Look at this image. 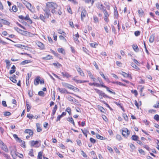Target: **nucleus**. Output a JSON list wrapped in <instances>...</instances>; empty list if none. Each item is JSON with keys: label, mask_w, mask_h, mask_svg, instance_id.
Masks as SVG:
<instances>
[{"label": "nucleus", "mask_w": 159, "mask_h": 159, "mask_svg": "<svg viewBox=\"0 0 159 159\" xmlns=\"http://www.w3.org/2000/svg\"><path fill=\"white\" fill-rule=\"evenodd\" d=\"M23 32H24L26 36H31L32 35V33H31L27 31H23Z\"/></svg>", "instance_id": "44"}, {"label": "nucleus", "mask_w": 159, "mask_h": 159, "mask_svg": "<svg viewBox=\"0 0 159 159\" xmlns=\"http://www.w3.org/2000/svg\"><path fill=\"white\" fill-rule=\"evenodd\" d=\"M131 66L132 67L135 68L136 70H140L139 68L133 62L131 63Z\"/></svg>", "instance_id": "34"}, {"label": "nucleus", "mask_w": 159, "mask_h": 159, "mask_svg": "<svg viewBox=\"0 0 159 159\" xmlns=\"http://www.w3.org/2000/svg\"><path fill=\"white\" fill-rule=\"evenodd\" d=\"M131 93H134L135 96H136L138 94V92L136 90H132L131 91Z\"/></svg>", "instance_id": "59"}, {"label": "nucleus", "mask_w": 159, "mask_h": 159, "mask_svg": "<svg viewBox=\"0 0 159 159\" xmlns=\"http://www.w3.org/2000/svg\"><path fill=\"white\" fill-rule=\"evenodd\" d=\"M46 6L47 8L43 9V10L46 14L47 18H48L50 15V11L53 14H57L58 6L57 3L53 2H48L46 3Z\"/></svg>", "instance_id": "1"}, {"label": "nucleus", "mask_w": 159, "mask_h": 159, "mask_svg": "<svg viewBox=\"0 0 159 159\" xmlns=\"http://www.w3.org/2000/svg\"><path fill=\"white\" fill-rule=\"evenodd\" d=\"M25 20H28L31 24L32 23V21L29 17L28 14H27L26 16L25 17Z\"/></svg>", "instance_id": "23"}, {"label": "nucleus", "mask_w": 159, "mask_h": 159, "mask_svg": "<svg viewBox=\"0 0 159 159\" xmlns=\"http://www.w3.org/2000/svg\"><path fill=\"white\" fill-rule=\"evenodd\" d=\"M39 141H34V140H32L30 142V146L31 147H34L35 148H39L40 146V144L38 145Z\"/></svg>", "instance_id": "5"}, {"label": "nucleus", "mask_w": 159, "mask_h": 159, "mask_svg": "<svg viewBox=\"0 0 159 159\" xmlns=\"http://www.w3.org/2000/svg\"><path fill=\"white\" fill-rule=\"evenodd\" d=\"M66 111L68 112L70 115L71 114V110L70 107H68L66 109Z\"/></svg>", "instance_id": "54"}, {"label": "nucleus", "mask_w": 159, "mask_h": 159, "mask_svg": "<svg viewBox=\"0 0 159 159\" xmlns=\"http://www.w3.org/2000/svg\"><path fill=\"white\" fill-rule=\"evenodd\" d=\"M93 20L94 22L95 23H98V20L97 17L96 16H93Z\"/></svg>", "instance_id": "47"}, {"label": "nucleus", "mask_w": 159, "mask_h": 159, "mask_svg": "<svg viewBox=\"0 0 159 159\" xmlns=\"http://www.w3.org/2000/svg\"><path fill=\"white\" fill-rule=\"evenodd\" d=\"M37 127V130L38 132H40L42 131V129L40 127V125L39 124H36Z\"/></svg>", "instance_id": "45"}, {"label": "nucleus", "mask_w": 159, "mask_h": 159, "mask_svg": "<svg viewBox=\"0 0 159 159\" xmlns=\"http://www.w3.org/2000/svg\"><path fill=\"white\" fill-rule=\"evenodd\" d=\"M27 117L29 118L30 119L34 118V116L32 114H28Z\"/></svg>", "instance_id": "50"}, {"label": "nucleus", "mask_w": 159, "mask_h": 159, "mask_svg": "<svg viewBox=\"0 0 159 159\" xmlns=\"http://www.w3.org/2000/svg\"><path fill=\"white\" fill-rule=\"evenodd\" d=\"M153 107L156 108H158L159 107V102H157L155 104L154 106Z\"/></svg>", "instance_id": "64"}, {"label": "nucleus", "mask_w": 159, "mask_h": 159, "mask_svg": "<svg viewBox=\"0 0 159 159\" xmlns=\"http://www.w3.org/2000/svg\"><path fill=\"white\" fill-rule=\"evenodd\" d=\"M24 133L29 134L30 136H32L33 134V131L31 129H28L25 130L24 131Z\"/></svg>", "instance_id": "15"}, {"label": "nucleus", "mask_w": 159, "mask_h": 159, "mask_svg": "<svg viewBox=\"0 0 159 159\" xmlns=\"http://www.w3.org/2000/svg\"><path fill=\"white\" fill-rule=\"evenodd\" d=\"M2 23L3 24L7 25H9L10 23L8 21L4 20L3 19H2Z\"/></svg>", "instance_id": "32"}, {"label": "nucleus", "mask_w": 159, "mask_h": 159, "mask_svg": "<svg viewBox=\"0 0 159 159\" xmlns=\"http://www.w3.org/2000/svg\"><path fill=\"white\" fill-rule=\"evenodd\" d=\"M79 37V35L77 33L75 35H74L73 38L75 42L76 43H77L79 42L78 40V38Z\"/></svg>", "instance_id": "19"}, {"label": "nucleus", "mask_w": 159, "mask_h": 159, "mask_svg": "<svg viewBox=\"0 0 159 159\" xmlns=\"http://www.w3.org/2000/svg\"><path fill=\"white\" fill-rule=\"evenodd\" d=\"M10 79L14 83H16L17 80L13 77H10Z\"/></svg>", "instance_id": "58"}, {"label": "nucleus", "mask_w": 159, "mask_h": 159, "mask_svg": "<svg viewBox=\"0 0 159 159\" xmlns=\"http://www.w3.org/2000/svg\"><path fill=\"white\" fill-rule=\"evenodd\" d=\"M15 30H16L18 32H19L20 33H21V32H23V30H20L17 27H14Z\"/></svg>", "instance_id": "51"}, {"label": "nucleus", "mask_w": 159, "mask_h": 159, "mask_svg": "<svg viewBox=\"0 0 159 159\" xmlns=\"http://www.w3.org/2000/svg\"><path fill=\"white\" fill-rule=\"evenodd\" d=\"M100 75L107 82H110L108 78L107 77H106L104 75L102 71L99 72Z\"/></svg>", "instance_id": "16"}, {"label": "nucleus", "mask_w": 159, "mask_h": 159, "mask_svg": "<svg viewBox=\"0 0 159 159\" xmlns=\"http://www.w3.org/2000/svg\"><path fill=\"white\" fill-rule=\"evenodd\" d=\"M46 15V14H45ZM45 18H47L46 16L45 17L43 16V15L42 14H40L39 15V18L42 20L44 22H46V19Z\"/></svg>", "instance_id": "28"}, {"label": "nucleus", "mask_w": 159, "mask_h": 159, "mask_svg": "<svg viewBox=\"0 0 159 159\" xmlns=\"http://www.w3.org/2000/svg\"><path fill=\"white\" fill-rule=\"evenodd\" d=\"M31 62V61L30 60H25L24 61H22L20 63V65H24L26 64H27L29 63H30Z\"/></svg>", "instance_id": "29"}, {"label": "nucleus", "mask_w": 159, "mask_h": 159, "mask_svg": "<svg viewBox=\"0 0 159 159\" xmlns=\"http://www.w3.org/2000/svg\"><path fill=\"white\" fill-rule=\"evenodd\" d=\"M122 134L124 137L127 138L130 134V132L126 128H123L122 130Z\"/></svg>", "instance_id": "4"}, {"label": "nucleus", "mask_w": 159, "mask_h": 159, "mask_svg": "<svg viewBox=\"0 0 159 159\" xmlns=\"http://www.w3.org/2000/svg\"><path fill=\"white\" fill-rule=\"evenodd\" d=\"M40 80V77L39 76H37L36 79H35L34 81V84L35 85H37L39 83Z\"/></svg>", "instance_id": "18"}, {"label": "nucleus", "mask_w": 159, "mask_h": 159, "mask_svg": "<svg viewBox=\"0 0 159 159\" xmlns=\"http://www.w3.org/2000/svg\"><path fill=\"white\" fill-rule=\"evenodd\" d=\"M11 154L14 159L16 158L17 156H18L19 153L16 152V148L14 147L11 148Z\"/></svg>", "instance_id": "2"}, {"label": "nucleus", "mask_w": 159, "mask_h": 159, "mask_svg": "<svg viewBox=\"0 0 159 159\" xmlns=\"http://www.w3.org/2000/svg\"><path fill=\"white\" fill-rule=\"evenodd\" d=\"M43 152H39L38 154V159H42V158Z\"/></svg>", "instance_id": "42"}, {"label": "nucleus", "mask_w": 159, "mask_h": 159, "mask_svg": "<svg viewBox=\"0 0 159 159\" xmlns=\"http://www.w3.org/2000/svg\"><path fill=\"white\" fill-rule=\"evenodd\" d=\"M57 105H55L52 110V116H54V115L55 114V113L56 111L57 110Z\"/></svg>", "instance_id": "21"}, {"label": "nucleus", "mask_w": 159, "mask_h": 159, "mask_svg": "<svg viewBox=\"0 0 159 159\" xmlns=\"http://www.w3.org/2000/svg\"><path fill=\"white\" fill-rule=\"evenodd\" d=\"M28 10L32 13L35 12V8L32 5L30 2H29L25 6Z\"/></svg>", "instance_id": "6"}, {"label": "nucleus", "mask_w": 159, "mask_h": 159, "mask_svg": "<svg viewBox=\"0 0 159 159\" xmlns=\"http://www.w3.org/2000/svg\"><path fill=\"white\" fill-rule=\"evenodd\" d=\"M101 87L106 88V89L107 90V91H108L110 93H111L113 94H115V92L111 91V90H110L109 88L108 87L105 86L104 84H101Z\"/></svg>", "instance_id": "17"}, {"label": "nucleus", "mask_w": 159, "mask_h": 159, "mask_svg": "<svg viewBox=\"0 0 159 159\" xmlns=\"http://www.w3.org/2000/svg\"><path fill=\"white\" fill-rule=\"evenodd\" d=\"M61 84L63 86L69 89H72L74 90H75V89H77V88L75 87H74L72 85L69 84H68L67 83H66L65 82H62L61 83Z\"/></svg>", "instance_id": "3"}, {"label": "nucleus", "mask_w": 159, "mask_h": 159, "mask_svg": "<svg viewBox=\"0 0 159 159\" xmlns=\"http://www.w3.org/2000/svg\"><path fill=\"white\" fill-rule=\"evenodd\" d=\"M102 11L104 13V17H109V14H108V13L107 12L106 9L103 10Z\"/></svg>", "instance_id": "35"}, {"label": "nucleus", "mask_w": 159, "mask_h": 159, "mask_svg": "<svg viewBox=\"0 0 159 159\" xmlns=\"http://www.w3.org/2000/svg\"><path fill=\"white\" fill-rule=\"evenodd\" d=\"M116 138L119 140H121L122 139V138L120 135H119V134L116 135Z\"/></svg>", "instance_id": "62"}, {"label": "nucleus", "mask_w": 159, "mask_h": 159, "mask_svg": "<svg viewBox=\"0 0 159 159\" xmlns=\"http://www.w3.org/2000/svg\"><path fill=\"white\" fill-rule=\"evenodd\" d=\"M57 89L61 93H67L73 94L68 92L67 90L64 88H58Z\"/></svg>", "instance_id": "11"}, {"label": "nucleus", "mask_w": 159, "mask_h": 159, "mask_svg": "<svg viewBox=\"0 0 159 159\" xmlns=\"http://www.w3.org/2000/svg\"><path fill=\"white\" fill-rule=\"evenodd\" d=\"M134 50L136 52H138L139 51V49L137 45H133L132 46Z\"/></svg>", "instance_id": "37"}, {"label": "nucleus", "mask_w": 159, "mask_h": 159, "mask_svg": "<svg viewBox=\"0 0 159 159\" xmlns=\"http://www.w3.org/2000/svg\"><path fill=\"white\" fill-rule=\"evenodd\" d=\"M86 15L87 12L84 9L83 10L81 11V16L82 20H83L84 18L86 17Z\"/></svg>", "instance_id": "12"}, {"label": "nucleus", "mask_w": 159, "mask_h": 159, "mask_svg": "<svg viewBox=\"0 0 159 159\" xmlns=\"http://www.w3.org/2000/svg\"><path fill=\"white\" fill-rule=\"evenodd\" d=\"M96 92L98 93L100 96L103 97L104 98H107L108 96L102 91L100 90L97 89H94Z\"/></svg>", "instance_id": "7"}, {"label": "nucleus", "mask_w": 159, "mask_h": 159, "mask_svg": "<svg viewBox=\"0 0 159 159\" xmlns=\"http://www.w3.org/2000/svg\"><path fill=\"white\" fill-rule=\"evenodd\" d=\"M123 117L124 118L125 120L127 121L128 120V117L126 114H123Z\"/></svg>", "instance_id": "55"}, {"label": "nucleus", "mask_w": 159, "mask_h": 159, "mask_svg": "<svg viewBox=\"0 0 159 159\" xmlns=\"http://www.w3.org/2000/svg\"><path fill=\"white\" fill-rule=\"evenodd\" d=\"M67 120L68 121L70 122L71 123L73 124L74 126H75V123L74 122V120L72 117H69L67 119Z\"/></svg>", "instance_id": "24"}, {"label": "nucleus", "mask_w": 159, "mask_h": 159, "mask_svg": "<svg viewBox=\"0 0 159 159\" xmlns=\"http://www.w3.org/2000/svg\"><path fill=\"white\" fill-rule=\"evenodd\" d=\"M27 111L28 112H29L31 108V106L28 104L26 103Z\"/></svg>", "instance_id": "56"}, {"label": "nucleus", "mask_w": 159, "mask_h": 159, "mask_svg": "<svg viewBox=\"0 0 159 159\" xmlns=\"http://www.w3.org/2000/svg\"><path fill=\"white\" fill-rule=\"evenodd\" d=\"M76 68L77 71L79 73L80 75L82 77H84V73L83 72V71L80 68L78 67H76Z\"/></svg>", "instance_id": "13"}, {"label": "nucleus", "mask_w": 159, "mask_h": 159, "mask_svg": "<svg viewBox=\"0 0 159 159\" xmlns=\"http://www.w3.org/2000/svg\"><path fill=\"white\" fill-rule=\"evenodd\" d=\"M62 76L64 77H66V78H69L71 77V75L68 72L66 71H64L61 72Z\"/></svg>", "instance_id": "10"}, {"label": "nucleus", "mask_w": 159, "mask_h": 159, "mask_svg": "<svg viewBox=\"0 0 159 159\" xmlns=\"http://www.w3.org/2000/svg\"><path fill=\"white\" fill-rule=\"evenodd\" d=\"M89 84L90 86L94 85V86H96L98 87H99V86H100V85L99 84L94 82L93 83H89Z\"/></svg>", "instance_id": "36"}, {"label": "nucleus", "mask_w": 159, "mask_h": 159, "mask_svg": "<svg viewBox=\"0 0 159 159\" xmlns=\"http://www.w3.org/2000/svg\"><path fill=\"white\" fill-rule=\"evenodd\" d=\"M59 38L61 40H63L65 42H66V40L63 36L62 35H60L59 36Z\"/></svg>", "instance_id": "60"}, {"label": "nucleus", "mask_w": 159, "mask_h": 159, "mask_svg": "<svg viewBox=\"0 0 159 159\" xmlns=\"http://www.w3.org/2000/svg\"><path fill=\"white\" fill-rule=\"evenodd\" d=\"M154 119L157 120V121H158L159 120V115H156L154 116Z\"/></svg>", "instance_id": "53"}, {"label": "nucleus", "mask_w": 159, "mask_h": 159, "mask_svg": "<svg viewBox=\"0 0 159 159\" xmlns=\"http://www.w3.org/2000/svg\"><path fill=\"white\" fill-rule=\"evenodd\" d=\"M129 146H130V148L132 150H134L135 149V146L132 143L130 144Z\"/></svg>", "instance_id": "63"}, {"label": "nucleus", "mask_w": 159, "mask_h": 159, "mask_svg": "<svg viewBox=\"0 0 159 159\" xmlns=\"http://www.w3.org/2000/svg\"><path fill=\"white\" fill-rule=\"evenodd\" d=\"M77 76H75L72 78V80H74L76 83H84L88 82V81L87 80H78L77 79Z\"/></svg>", "instance_id": "8"}, {"label": "nucleus", "mask_w": 159, "mask_h": 159, "mask_svg": "<svg viewBox=\"0 0 159 159\" xmlns=\"http://www.w3.org/2000/svg\"><path fill=\"white\" fill-rule=\"evenodd\" d=\"M121 75L125 77H129V74H127L125 72L122 71L121 73Z\"/></svg>", "instance_id": "41"}, {"label": "nucleus", "mask_w": 159, "mask_h": 159, "mask_svg": "<svg viewBox=\"0 0 159 159\" xmlns=\"http://www.w3.org/2000/svg\"><path fill=\"white\" fill-rule=\"evenodd\" d=\"M138 12L140 16H143V12L142 9H139L138 11Z\"/></svg>", "instance_id": "43"}, {"label": "nucleus", "mask_w": 159, "mask_h": 159, "mask_svg": "<svg viewBox=\"0 0 159 159\" xmlns=\"http://www.w3.org/2000/svg\"><path fill=\"white\" fill-rule=\"evenodd\" d=\"M90 46L91 47L94 48H96L98 46V44L96 42H93V43H90Z\"/></svg>", "instance_id": "31"}, {"label": "nucleus", "mask_w": 159, "mask_h": 159, "mask_svg": "<svg viewBox=\"0 0 159 159\" xmlns=\"http://www.w3.org/2000/svg\"><path fill=\"white\" fill-rule=\"evenodd\" d=\"M36 44L41 50H43L45 49L44 44L41 42L38 41L36 43Z\"/></svg>", "instance_id": "14"}, {"label": "nucleus", "mask_w": 159, "mask_h": 159, "mask_svg": "<svg viewBox=\"0 0 159 159\" xmlns=\"http://www.w3.org/2000/svg\"><path fill=\"white\" fill-rule=\"evenodd\" d=\"M38 94L41 96H44V93L43 91H40L38 92Z\"/></svg>", "instance_id": "61"}, {"label": "nucleus", "mask_w": 159, "mask_h": 159, "mask_svg": "<svg viewBox=\"0 0 159 159\" xmlns=\"http://www.w3.org/2000/svg\"><path fill=\"white\" fill-rule=\"evenodd\" d=\"M131 138L133 140L136 141L139 139V137L137 135H133L132 136Z\"/></svg>", "instance_id": "39"}, {"label": "nucleus", "mask_w": 159, "mask_h": 159, "mask_svg": "<svg viewBox=\"0 0 159 159\" xmlns=\"http://www.w3.org/2000/svg\"><path fill=\"white\" fill-rule=\"evenodd\" d=\"M81 130L84 134L85 135L86 138L87 137V133L89 132V131H88L87 129H81Z\"/></svg>", "instance_id": "25"}, {"label": "nucleus", "mask_w": 159, "mask_h": 159, "mask_svg": "<svg viewBox=\"0 0 159 159\" xmlns=\"http://www.w3.org/2000/svg\"><path fill=\"white\" fill-rule=\"evenodd\" d=\"M67 99L69 101L72 102H74V100L75 99L74 98L70 96H68L67 97Z\"/></svg>", "instance_id": "40"}, {"label": "nucleus", "mask_w": 159, "mask_h": 159, "mask_svg": "<svg viewBox=\"0 0 159 159\" xmlns=\"http://www.w3.org/2000/svg\"><path fill=\"white\" fill-rule=\"evenodd\" d=\"M97 7L102 11L106 9L105 6L100 2H98L97 5Z\"/></svg>", "instance_id": "9"}, {"label": "nucleus", "mask_w": 159, "mask_h": 159, "mask_svg": "<svg viewBox=\"0 0 159 159\" xmlns=\"http://www.w3.org/2000/svg\"><path fill=\"white\" fill-rule=\"evenodd\" d=\"M5 62L6 63L7 67L8 69H9L11 66L10 61L8 60H5Z\"/></svg>", "instance_id": "38"}, {"label": "nucleus", "mask_w": 159, "mask_h": 159, "mask_svg": "<svg viewBox=\"0 0 159 159\" xmlns=\"http://www.w3.org/2000/svg\"><path fill=\"white\" fill-rule=\"evenodd\" d=\"M15 46L16 47L18 48H21L22 49H26V47L25 46L23 45L22 44H17L15 45Z\"/></svg>", "instance_id": "26"}, {"label": "nucleus", "mask_w": 159, "mask_h": 159, "mask_svg": "<svg viewBox=\"0 0 159 159\" xmlns=\"http://www.w3.org/2000/svg\"><path fill=\"white\" fill-rule=\"evenodd\" d=\"M57 51L61 54L64 55L65 54V51L62 48H58L57 49Z\"/></svg>", "instance_id": "30"}, {"label": "nucleus", "mask_w": 159, "mask_h": 159, "mask_svg": "<svg viewBox=\"0 0 159 159\" xmlns=\"http://www.w3.org/2000/svg\"><path fill=\"white\" fill-rule=\"evenodd\" d=\"M87 73L89 78L91 79H93V75L90 71H87Z\"/></svg>", "instance_id": "46"}, {"label": "nucleus", "mask_w": 159, "mask_h": 159, "mask_svg": "<svg viewBox=\"0 0 159 159\" xmlns=\"http://www.w3.org/2000/svg\"><path fill=\"white\" fill-rule=\"evenodd\" d=\"M154 37L155 36L153 34H152L150 36L149 39L150 42L152 43L153 42L154 39Z\"/></svg>", "instance_id": "33"}, {"label": "nucleus", "mask_w": 159, "mask_h": 159, "mask_svg": "<svg viewBox=\"0 0 159 159\" xmlns=\"http://www.w3.org/2000/svg\"><path fill=\"white\" fill-rule=\"evenodd\" d=\"M96 136L97 138L98 139H100L101 140H103L104 139V138L103 137L100 135L98 134H96Z\"/></svg>", "instance_id": "49"}, {"label": "nucleus", "mask_w": 159, "mask_h": 159, "mask_svg": "<svg viewBox=\"0 0 159 159\" xmlns=\"http://www.w3.org/2000/svg\"><path fill=\"white\" fill-rule=\"evenodd\" d=\"M52 59H53L52 56H50L49 55H48L47 56L42 58V59H43V60H49Z\"/></svg>", "instance_id": "22"}, {"label": "nucleus", "mask_w": 159, "mask_h": 159, "mask_svg": "<svg viewBox=\"0 0 159 159\" xmlns=\"http://www.w3.org/2000/svg\"><path fill=\"white\" fill-rule=\"evenodd\" d=\"M16 141L20 143H23L24 144H25V142L24 141L21 140L19 137H18L17 139H16Z\"/></svg>", "instance_id": "57"}, {"label": "nucleus", "mask_w": 159, "mask_h": 159, "mask_svg": "<svg viewBox=\"0 0 159 159\" xmlns=\"http://www.w3.org/2000/svg\"><path fill=\"white\" fill-rule=\"evenodd\" d=\"M12 10L14 12H16L17 11V8L16 6H14L12 7Z\"/></svg>", "instance_id": "52"}, {"label": "nucleus", "mask_w": 159, "mask_h": 159, "mask_svg": "<svg viewBox=\"0 0 159 159\" xmlns=\"http://www.w3.org/2000/svg\"><path fill=\"white\" fill-rule=\"evenodd\" d=\"M0 147L2 150L5 152H8V149L7 147V146L4 143H3V145L1 146Z\"/></svg>", "instance_id": "20"}, {"label": "nucleus", "mask_w": 159, "mask_h": 159, "mask_svg": "<svg viewBox=\"0 0 159 159\" xmlns=\"http://www.w3.org/2000/svg\"><path fill=\"white\" fill-rule=\"evenodd\" d=\"M33 151V149H30L29 153V155L32 157H33L34 156Z\"/></svg>", "instance_id": "48"}, {"label": "nucleus", "mask_w": 159, "mask_h": 159, "mask_svg": "<svg viewBox=\"0 0 159 159\" xmlns=\"http://www.w3.org/2000/svg\"><path fill=\"white\" fill-rule=\"evenodd\" d=\"M59 34H62L63 36H66V33L61 29H58L57 30Z\"/></svg>", "instance_id": "27"}]
</instances>
